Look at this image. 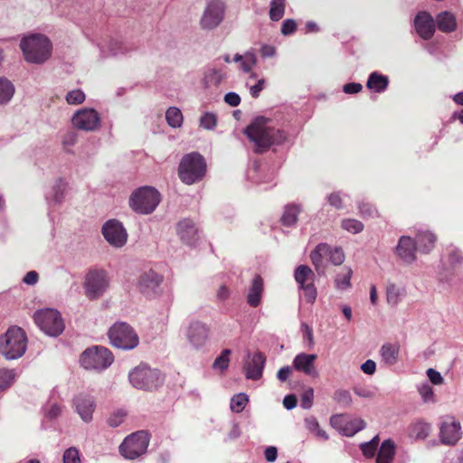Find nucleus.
Wrapping results in <instances>:
<instances>
[{"instance_id": "nucleus-1", "label": "nucleus", "mask_w": 463, "mask_h": 463, "mask_svg": "<svg viewBox=\"0 0 463 463\" xmlns=\"http://www.w3.org/2000/svg\"><path fill=\"white\" fill-rule=\"evenodd\" d=\"M251 149L256 154H263L273 146H280L288 139V133L274 126L273 120L259 116L255 118L244 129Z\"/></svg>"}, {"instance_id": "nucleus-2", "label": "nucleus", "mask_w": 463, "mask_h": 463, "mask_svg": "<svg viewBox=\"0 0 463 463\" xmlns=\"http://www.w3.org/2000/svg\"><path fill=\"white\" fill-rule=\"evenodd\" d=\"M19 46L24 61L35 65L45 63L52 52L51 40L42 33H32L23 37Z\"/></svg>"}, {"instance_id": "nucleus-3", "label": "nucleus", "mask_w": 463, "mask_h": 463, "mask_svg": "<svg viewBox=\"0 0 463 463\" xmlns=\"http://www.w3.org/2000/svg\"><path fill=\"white\" fill-rule=\"evenodd\" d=\"M206 174V162L198 152L184 155L178 165L180 180L188 185L201 181Z\"/></svg>"}, {"instance_id": "nucleus-4", "label": "nucleus", "mask_w": 463, "mask_h": 463, "mask_svg": "<svg viewBox=\"0 0 463 463\" xmlns=\"http://www.w3.org/2000/svg\"><path fill=\"white\" fill-rule=\"evenodd\" d=\"M27 338L24 330L11 326L0 338V353L8 360L20 358L26 351Z\"/></svg>"}, {"instance_id": "nucleus-5", "label": "nucleus", "mask_w": 463, "mask_h": 463, "mask_svg": "<svg viewBox=\"0 0 463 463\" xmlns=\"http://www.w3.org/2000/svg\"><path fill=\"white\" fill-rule=\"evenodd\" d=\"M160 203V194L151 186L136 189L130 195L129 207L138 214L152 213Z\"/></svg>"}, {"instance_id": "nucleus-6", "label": "nucleus", "mask_w": 463, "mask_h": 463, "mask_svg": "<svg viewBox=\"0 0 463 463\" xmlns=\"http://www.w3.org/2000/svg\"><path fill=\"white\" fill-rule=\"evenodd\" d=\"M128 380L136 389L154 391L163 384L164 376L159 370L140 364L129 372Z\"/></svg>"}, {"instance_id": "nucleus-7", "label": "nucleus", "mask_w": 463, "mask_h": 463, "mask_svg": "<svg viewBox=\"0 0 463 463\" xmlns=\"http://www.w3.org/2000/svg\"><path fill=\"white\" fill-rule=\"evenodd\" d=\"M114 361L112 353L106 347L94 345L87 348L80 357V365L90 371L100 372Z\"/></svg>"}, {"instance_id": "nucleus-8", "label": "nucleus", "mask_w": 463, "mask_h": 463, "mask_svg": "<svg viewBox=\"0 0 463 463\" xmlns=\"http://www.w3.org/2000/svg\"><path fill=\"white\" fill-rule=\"evenodd\" d=\"M150 437L147 431L138 430L127 436L119 446L120 455L128 460H134L146 454Z\"/></svg>"}, {"instance_id": "nucleus-9", "label": "nucleus", "mask_w": 463, "mask_h": 463, "mask_svg": "<svg viewBox=\"0 0 463 463\" xmlns=\"http://www.w3.org/2000/svg\"><path fill=\"white\" fill-rule=\"evenodd\" d=\"M108 335L111 345L122 350H132L139 344L137 334L125 322L115 323L109 328Z\"/></svg>"}, {"instance_id": "nucleus-10", "label": "nucleus", "mask_w": 463, "mask_h": 463, "mask_svg": "<svg viewBox=\"0 0 463 463\" xmlns=\"http://www.w3.org/2000/svg\"><path fill=\"white\" fill-rule=\"evenodd\" d=\"M33 320L43 332L52 337L60 335L65 327L60 312L53 308L35 311Z\"/></svg>"}, {"instance_id": "nucleus-11", "label": "nucleus", "mask_w": 463, "mask_h": 463, "mask_svg": "<svg viewBox=\"0 0 463 463\" xmlns=\"http://www.w3.org/2000/svg\"><path fill=\"white\" fill-rule=\"evenodd\" d=\"M109 287V278L103 269H90L84 278L83 289L85 296L90 299L99 298Z\"/></svg>"}, {"instance_id": "nucleus-12", "label": "nucleus", "mask_w": 463, "mask_h": 463, "mask_svg": "<svg viewBox=\"0 0 463 463\" xmlns=\"http://www.w3.org/2000/svg\"><path fill=\"white\" fill-rule=\"evenodd\" d=\"M225 13L226 5L222 0L207 1L199 22L201 29L204 31L216 29L223 22Z\"/></svg>"}, {"instance_id": "nucleus-13", "label": "nucleus", "mask_w": 463, "mask_h": 463, "mask_svg": "<svg viewBox=\"0 0 463 463\" xmlns=\"http://www.w3.org/2000/svg\"><path fill=\"white\" fill-rule=\"evenodd\" d=\"M101 232L105 240L115 248H121L127 243V230L118 220H108L102 225Z\"/></svg>"}, {"instance_id": "nucleus-14", "label": "nucleus", "mask_w": 463, "mask_h": 463, "mask_svg": "<svg viewBox=\"0 0 463 463\" xmlns=\"http://www.w3.org/2000/svg\"><path fill=\"white\" fill-rule=\"evenodd\" d=\"M209 326L199 320H193L189 323L185 336L191 346L194 349L203 348L209 338Z\"/></svg>"}, {"instance_id": "nucleus-15", "label": "nucleus", "mask_w": 463, "mask_h": 463, "mask_svg": "<svg viewBox=\"0 0 463 463\" xmlns=\"http://www.w3.org/2000/svg\"><path fill=\"white\" fill-rule=\"evenodd\" d=\"M71 122L78 129L95 131L100 125V117L95 109L84 108L73 115Z\"/></svg>"}, {"instance_id": "nucleus-16", "label": "nucleus", "mask_w": 463, "mask_h": 463, "mask_svg": "<svg viewBox=\"0 0 463 463\" xmlns=\"http://www.w3.org/2000/svg\"><path fill=\"white\" fill-rule=\"evenodd\" d=\"M413 26L417 34L423 40H430L436 31V23L427 11H420L414 17Z\"/></svg>"}, {"instance_id": "nucleus-17", "label": "nucleus", "mask_w": 463, "mask_h": 463, "mask_svg": "<svg viewBox=\"0 0 463 463\" xmlns=\"http://www.w3.org/2000/svg\"><path fill=\"white\" fill-rule=\"evenodd\" d=\"M461 426L453 417L443 419L439 428L440 441L446 445H454L461 438Z\"/></svg>"}, {"instance_id": "nucleus-18", "label": "nucleus", "mask_w": 463, "mask_h": 463, "mask_svg": "<svg viewBox=\"0 0 463 463\" xmlns=\"http://www.w3.org/2000/svg\"><path fill=\"white\" fill-rule=\"evenodd\" d=\"M176 232L179 239L187 245H194L199 240V228L197 224L189 218L178 222Z\"/></svg>"}, {"instance_id": "nucleus-19", "label": "nucleus", "mask_w": 463, "mask_h": 463, "mask_svg": "<svg viewBox=\"0 0 463 463\" xmlns=\"http://www.w3.org/2000/svg\"><path fill=\"white\" fill-rule=\"evenodd\" d=\"M73 406L76 412L84 422H90L96 408V402L92 396L80 393L73 399Z\"/></svg>"}, {"instance_id": "nucleus-20", "label": "nucleus", "mask_w": 463, "mask_h": 463, "mask_svg": "<svg viewBox=\"0 0 463 463\" xmlns=\"http://www.w3.org/2000/svg\"><path fill=\"white\" fill-rule=\"evenodd\" d=\"M163 281V277L150 269L142 273L137 280L138 289L146 296L156 294L157 288Z\"/></svg>"}, {"instance_id": "nucleus-21", "label": "nucleus", "mask_w": 463, "mask_h": 463, "mask_svg": "<svg viewBox=\"0 0 463 463\" xmlns=\"http://www.w3.org/2000/svg\"><path fill=\"white\" fill-rule=\"evenodd\" d=\"M265 362V356L260 352H256L252 355L248 354V359L243 366L246 378L253 381L260 379Z\"/></svg>"}, {"instance_id": "nucleus-22", "label": "nucleus", "mask_w": 463, "mask_h": 463, "mask_svg": "<svg viewBox=\"0 0 463 463\" xmlns=\"http://www.w3.org/2000/svg\"><path fill=\"white\" fill-rule=\"evenodd\" d=\"M68 188L67 181L59 177L54 180L50 189L45 193V200L49 207H54L62 203Z\"/></svg>"}, {"instance_id": "nucleus-23", "label": "nucleus", "mask_w": 463, "mask_h": 463, "mask_svg": "<svg viewBox=\"0 0 463 463\" xmlns=\"http://www.w3.org/2000/svg\"><path fill=\"white\" fill-rule=\"evenodd\" d=\"M416 242L410 236H402L395 249L397 256L405 263L411 264L416 260Z\"/></svg>"}, {"instance_id": "nucleus-24", "label": "nucleus", "mask_w": 463, "mask_h": 463, "mask_svg": "<svg viewBox=\"0 0 463 463\" xmlns=\"http://www.w3.org/2000/svg\"><path fill=\"white\" fill-rule=\"evenodd\" d=\"M97 45L102 57L124 55L133 50L127 43L115 38L109 39L105 43H98Z\"/></svg>"}, {"instance_id": "nucleus-25", "label": "nucleus", "mask_w": 463, "mask_h": 463, "mask_svg": "<svg viewBox=\"0 0 463 463\" xmlns=\"http://www.w3.org/2000/svg\"><path fill=\"white\" fill-rule=\"evenodd\" d=\"M317 357V354H314L300 353L293 359L292 365L298 372H302L311 377H317L318 372L314 364Z\"/></svg>"}, {"instance_id": "nucleus-26", "label": "nucleus", "mask_w": 463, "mask_h": 463, "mask_svg": "<svg viewBox=\"0 0 463 463\" xmlns=\"http://www.w3.org/2000/svg\"><path fill=\"white\" fill-rule=\"evenodd\" d=\"M264 292V281L260 275H255L247 293V303L251 307L260 305Z\"/></svg>"}, {"instance_id": "nucleus-27", "label": "nucleus", "mask_w": 463, "mask_h": 463, "mask_svg": "<svg viewBox=\"0 0 463 463\" xmlns=\"http://www.w3.org/2000/svg\"><path fill=\"white\" fill-rule=\"evenodd\" d=\"M414 241L417 250L421 253L428 254L433 250L437 237L429 230H419Z\"/></svg>"}, {"instance_id": "nucleus-28", "label": "nucleus", "mask_w": 463, "mask_h": 463, "mask_svg": "<svg viewBox=\"0 0 463 463\" xmlns=\"http://www.w3.org/2000/svg\"><path fill=\"white\" fill-rule=\"evenodd\" d=\"M436 27L445 33L455 32L458 27L457 18L455 14L449 11H443L437 14Z\"/></svg>"}, {"instance_id": "nucleus-29", "label": "nucleus", "mask_w": 463, "mask_h": 463, "mask_svg": "<svg viewBox=\"0 0 463 463\" xmlns=\"http://www.w3.org/2000/svg\"><path fill=\"white\" fill-rule=\"evenodd\" d=\"M226 78L224 67H208L203 74V82L205 88L218 86Z\"/></svg>"}, {"instance_id": "nucleus-30", "label": "nucleus", "mask_w": 463, "mask_h": 463, "mask_svg": "<svg viewBox=\"0 0 463 463\" xmlns=\"http://www.w3.org/2000/svg\"><path fill=\"white\" fill-rule=\"evenodd\" d=\"M389 85V78L379 71H373L369 74L366 81V88L375 93H383Z\"/></svg>"}, {"instance_id": "nucleus-31", "label": "nucleus", "mask_w": 463, "mask_h": 463, "mask_svg": "<svg viewBox=\"0 0 463 463\" xmlns=\"http://www.w3.org/2000/svg\"><path fill=\"white\" fill-rule=\"evenodd\" d=\"M396 453V447L392 439H385L380 446L376 457V463H392Z\"/></svg>"}, {"instance_id": "nucleus-32", "label": "nucleus", "mask_w": 463, "mask_h": 463, "mask_svg": "<svg viewBox=\"0 0 463 463\" xmlns=\"http://www.w3.org/2000/svg\"><path fill=\"white\" fill-rule=\"evenodd\" d=\"M400 345L397 344H384L380 349L383 362L387 365H393L398 361Z\"/></svg>"}, {"instance_id": "nucleus-33", "label": "nucleus", "mask_w": 463, "mask_h": 463, "mask_svg": "<svg viewBox=\"0 0 463 463\" xmlns=\"http://www.w3.org/2000/svg\"><path fill=\"white\" fill-rule=\"evenodd\" d=\"M300 212L301 206L299 204L290 203L286 205L280 218L281 223L287 227L294 226L298 222Z\"/></svg>"}, {"instance_id": "nucleus-34", "label": "nucleus", "mask_w": 463, "mask_h": 463, "mask_svg": "<svg viewBox=\"0 0 463 463\" xmlns=\"http://www.w3.org/2000/svg\"><path fill=\"white\" fill-rule=\"evenodd\" d=\"M353 270L350 267H343L336 273L335 278V288L341 291L346 290L351 288V278Z\"/></svg>"}, {"instance_id": "nucleus-35", "label": "nucleus", "mask_w": 463, "mask_h": 463, "mask_svg": "<svg viewBox=\"0 0 463 463\" xmlns=\"http://www.w3.org/2000/svg\"><path fill=\"white\" fill-rule=\"evenodd\" d=\"M17 377L18 373L15 369H0V395L12 387Z\"/></svg>"}, {"instance_id": "nucleus-36", "label": "nucleus", "mask_w": 463, "mask_h": 463, "mask_svg": "<svg viewBox=\"0 0 463 463\" xmlns=\"http://www.w3.org/2000/svg\"><path fill=\"white\" fill-rule=\"evenodd\" d=\"M14 85L5 77H0V106L6 105L14 97Z\"/></svg>"}, {"instance_id": "nucleus-37", "label": "nucleus", "mask_w": 463, "mask_h": 463, "mask_svg": "<svg viewBox=\"0 0 463 463\" xmlns=\"http://www.w3.org/2000/svg\"><path fill=\"white\" fill-rule=\"evenodd\" d=\"M294 278L298 286L305 285L314 282L315 273L308 266L299 265L295 269Z\"/></svg>"}, {"instance_id": "nucleus-38", "label": "nucleus", "mask_w": 463, "mask_h": 463, "mask_svg": "<svg viewBox=\"0 0 463 463\" xmlns=\"http://www.w3.org/2000/svg\"><path fill=\"white\" fill-rule=\"evenodd\" d=\"M365 428V422L362 419H354L345 423L342 431L343 436L353 437Z\"/></svg>"}, {"instance_id": "nucleus-39", "label": "nucleus", "mask_w": 463, "mask_h": 463, "mask_svg": "<svg viewBox=\"0 0 463 463\" xmlns=\"http://www.w3.org/2000/svg\"><path fill=\"white\" fill-rule=\"evenodd\" d=\"M286 8V0H271L269 8L270 20L277 22L279 21L284 14Z\"/></svg>"}, {"instance_id": "nucleus-40", "label": "nucleus", "mask_w": 463, "mask_h": 463, "mask_svg": "<svg viewBox=\"0 0 463 463\" xmlns=\"http://www.w3.org/2000/svg\"><path fill=\"white\" fill-rule=\"evenodd\" d=\"M329 251V246L326 243L318 244L316 249L310 253V259L312 263L317 269L322 264L324 256H326Z\"/></svg>"}, {"instance_id": "nucleus-41", "label": "nucleus", "mask_w": 463, "mask_h": 463, "mask_svg": "<svg viewBox=\"0 0 463 463\" xmlns=\"http://www.w3.org/2000/svg\"><path fill=\"white\" fill-rule=\"evenodd\" d=\"M341 228L352 234H357L363 232L364 226L362 222L356 219L345 218L341 222Z\"/></svg>"}, {"instance_id": "nucleus-42", "label": "nucleus", "mask_w": 463, "mask_h": 463, "mask_svg": "<svg viewBox=\"0 0 463 463\" xmlns=\"http://www.w3.org/2000/svg\"><path fill=\"white\" fill-rule=\"evenodd\" d=\"M165 118L169 126L179 128L183 122V114L179 109L171 107L165 112Z\"/></svg>"}, {"instance_id": "nucleus-43", "label": "nucleus", "mask_w": 463, "mask_h": 463, "mask_svg": "<svg viewBox=\"0 0 463 463\" xmlns=\"http://www.w3.org/2000/svg\"><path fill=\"white\" fill-rule=\"evenodd\" d=\"M249 402V397L244 392L235 394L230 403V408L233 412H241Z\"/></svg>"}, {"instance_id": "nucleus-44", "label": "nucleus", "mask_w": 463, "mask_h": 463, "mask_svg": "<svg viewBox=\"0 0 463 463\" xmlns=\"http://www.w3.org/2000/svg\"><path fill=\"white\" fill-rule=\"evenodd\" d=\"M345 196L346 194L342 191H335L326 195V201L333 208L336 210H343L345 207L344 202Z\"/></svg>"}, {"instance_id": "nucleus-45", "label": "nucleus", "mask_w": 463, "mask_h": 463, "mask_svg": "<svg viewBox=\"0 0 463 463\" xmlns=\"http://www.w3.org/2000/svg\"><path fill=\"white\" fill-rule=\"evenodd\" d=\"M430 431V425L425 422H416L411 428V436L418 439H424Z\"/></svg>"}, {"instance_id": "nucleus-46", "label": "nucleus", "mask_w": 463, "mask_h": 463, "mask_svg": "<svg viewBox=\"0 0 463 463\" xmlns=\"http://www.w3.org/2000/svg\"><path fill=\"white\" fill-rule=\"evenodd\" d=\"M403 296V290L394 284H390L386 288V298L389 304L396 306Z\"/></svg>"}, {"instance_id": "nucleus-47", "label": "nucleus", "mask_w": 463, "mask_h": 463, "mask_svg": "<svg viewBox=\"0 0 463 463\" xmlns=\"http://www.w3.org/2000/svg\"><path fill=\"white\" fill-rule=\"evenodd\" d=\"M230 349H223L220 355L216 357L213 364V368L214 370H219L220 372H224L228 369L230 364Z\"/></svg>"}, {"instance_id": "nucleus-48", "label": "nucleus", "mask_w": 463, "mask_h": 463, "mask_svg": "<svg viewBox=\"0 0 463 463\" xmlns=\"http://www.w3.org/2000/svg\"><path fill=\"white\" fill-rule=\"evenodd\" d=\"M358 212L364 219L374 218L377 216L376 208L369 202L361 201L358 203Z\"/></svg>"}, {"instance_id": "nucleus-49", "label": "nucleus", "mask_w": 463, "mask_h": 463, "mask_svg": "<svg viewBox=\"0 0 463 463\" xmlns=\"http://www.w3.org/2000/svg\"><path fill=\"white\" fill-rule=\"evenodd\" d=\"M447 254L451 267L456 268L463 264V254L458 248L454 246L449 247Z\"/></svg>"}, {"instance_id": "nucleus-50", "label": "nucleus", "mask_w": 463, "mask_h": 463, "mask_svg": "<svg viewBox=\"0 0 463 463\" xmlns=\"http://www.w3.org/2000/svg\"><path fill=\"white\" fill-rule=\"evenodd\" d=\"M199 125L201 128L207 129V130L214 129L217 125L216 115L212 112L203 113V115L200 117V119H199Z\"/></svg>"}, {"instance_id": "nucleus-51", "label": "nucleus", "mask_w": 463, "mask_h": 463, "mask_svg": "<svg viewBox=\"0 0 463 463\" xmlns=\"http://www.w3.org/2000/svg\"><path fill=\"white\" fill-rule=\"evenodd\" d=\"M85 98L84 92L80 89L72 90L65 96V99L70 105H80L85 100Z\"/></svg>"}, {"instance_id": "nucleus-52", "label": "nucleus", "mask_w": 463, "mask_h": 463, "mask_svg": "<svg viewBox=\"0 0 463 463\" xmlns=\"http://www.w3.org/2000/svg\"><path fill=\"white\" fill-rule=\"evenodd\" d=\"M63 463H81V457L79 449L75 447H71L63 452Z\"/></svg>"}, {"instance_id": "nucleus-53", "label": "nucleus", "mask_w": 463, "mask_h": 463, "mask_svg": "<svg viewBox=\"0 0 463 463\" xmlns=\"http://www.w3.org/2000/svg\"><path fill=\"white\" fill-rule=\"evenodd\" d=\"M298 288L300 290H302L303 296L307 302L313 303L316 300L317 293L314 282L300 285Z\"/></svg>"}, {"instance_id": "nucleus-54", "label": "nucleus", "mask_w": 463, "mask_h": 463, "mask_svg": "<svg viewBox=\"0 0 463 463\" xmlns=\"http://www.w3.org/2000/svg\"><path fill=\"white\" fill-rule=\"evenodd\" d=\"M334 400L343 407H349L352 404V397L346 390H337L334 393Z\"/></svg>"}, {"instance_id": "nucleus-55", "label": "nucleus", "mask_w": 463, "mask_h": 463, "mask_svg": "<svg viewBox=\"0 0 463 463\" xmlns=\"http://www.w3.org/2000/svg\"><path fill=\"white\" fill-rule=\"evenodd\" d=\"M418 392L424 402L434 401L433 389L427 382L418 385Z\"/></svg>"}, {"instance_id": "nucleus-56", "label": "nucleus", "mask_w": 463, "mask_h": 463, "mask_svg": "<svg viewBox=\"0 0 463 463\" xmlns=\"http://www.w3.org/2000/svg\"><path fill=\"white\" fill-rule=\"evenodd\" d=\"M126 415L127 413L124 410H118L109 415L107 423L112 428H117L122 424Z\"/></svg>"}, {"instance_id": "nucleus-57", "label": "nucleus", "mask_w": 463, "mask_h": 463, "mask_svg": "<svg viewBox=\"0 0 463 463\" xmlns=\"http://www.w3.org/2000/svg\"><path fill=\"white\" fill-rule=\"evenodd\" d=\"M257 62L256 55L251 52H247L244 53V59L241 63V69L244 72L251 71L252 68L255 66Z\"/></svg>"}, {"instance_id": "nucleus-58", "label": "nucleus", "mask_w": 463, "mask_h": 463, "mask_svg": "<svg viewBox=\"0 0 463 463\" xmlns=\"http://www.w3.org/2000/svg\"><path fill=\"white\" fill-rule=\"evenodd\" d=\"M327 255L329 256L330 261L334 265H341L345 260V254L341 248L336 247V248L331 249L329 247V251H328Z\"/></svg>"}, {"instance_id": "nucleus-59", "label": "nucleus", "mask_w": 463, "mask_h": 463, "mask_svg": "<svg viewBox=\"0 0 463 463\" xmlns=\"http://www.w3.org/2000/svg\"><path fill=\"white\" fill-rule=\"evenodd\" d=\"M314 390L311 387L306 389L301 394L300 406L305 409H310L313 405Z\"/></svg>"}, {"instance_id": "nucleus-60", "label": "nucleus", "mask_w": 463, "mask_h": 463, "mask_svg": "<svg viewBox=\"0 0 463 463\" xmlns=\"http://www.w3.org/2000/svg\"><path fill=\"white\" fill-rule=\"evenodd\" d=\"M62 412V406L58 403H52L46 408V418L49 420L57 419Z\"/></svg>"}, {"instance_id": "nucleus-61", "label": "nucleus", "mask_w": 463, "mask_h": 463, "mask_svg": "<svg viewBox=\"0 0 463 463\" xmlns=\"http://www.w3.org/2000/svg\"><path fill=\"white\" fill-rule=\"evenodd\" d=\"M297 29V23L293 19H286L282 23L281 33L283 35H289L293 33Z\"/></svg>"}, {"instance_id": "nucleus-62", "label": "nucleus", "mask_w": 463, "mask_h": 463, "mask_svg": "<svg viewBox=\"0 0 463 463\" xmlns=\"http://www.w3.org/2000/svg\"><path fill=\"white\" fill-rule=\"evenodd\" d=\"M22 281L27 286H35L39 281V274L35 270H30L24 276Z\"/></svg>"}, {"instance_id": "nucleus-63", "label": "nucleus", "mask_w": 463, "mask_h": 463, "mask_svg": "<svg viewBox=\"0 0 463 463\" xmlns=\"http://www.w3.org/2000/svg\"><path fill=\"white\" fill-rule=\"evenodd\" d=\"M345 422L346 421L345 420L344 417L339 414L333 415L330 418L331 426L337 430L340 433H342Z\"/></svg>"}, {"instance_id": "nucleus-64", "label": "nucleus", "mask_w": 463, "mask_h": 463, "mask_svg": "<svg viewBox=\"0 0 463 463\" xmlns=\"http://www.w3.org/2000/svg\"><path fill=\"white\" fill-rule=\"evenodd\" d=\"M265 83L264 79H260L254 85L250 86V94L252 98L256 99L260 96L265 87Z\"/></svg>"}]
</instances>
